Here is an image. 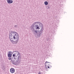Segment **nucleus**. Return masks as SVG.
Returning <instances> with one entry per match:
<instances>
[{"label": "nucleus", "instance_id": "obj_1", "mask_svg": "<svg viewBox=\"0 0 74 74\" xmlns=\"http://www.w3.org/2000/svg\"><path fill=\"white\" fill-rule=\"evenodd\" d=\"M9 38L13 44H16L19 41V35L17 32L11 31L9 35Z\"/></svg>", "mask_w": 74, "mask_h": 74}, {"label": "nucleus", "instance_id": "obj_2", "mask_svg": "<svg viewBox=\"0 0 74 74\" xmlns=\"http://www.w3.org/2000/svg\"><path fill=\"white\" fill-rule=\"evenodd\" d=\"M37 29L32 30V32H34V34H36V36L38 37H40L41 34H42L43 30L41 28L40 30H37Z\"/></svg>", "mask_w": 74, "mask_h": 74}, {"label": "nucleus", "instance_id": "obj_3", "mask_svg": "<svg viewBox=\"0 0 74 74\" xmlns=\"http://www.w3.org/2000/svg\"><path fill=\"white\" fill-rule=\"evenodd\" d=\"M40 22H36L34 23V24H33L31 26V29L32 30H39L40 28H39V27L38 25H36V23H37L38 24H39Z\"/></svg>", "mask_w": 74, "mask_h": 74}, {"label": "nucleus", "instance_id": "obj_4", "mask_svg": "<svg viewBox=\"0 0 74 74\" xmlns=\"http://www.w3.org/2000/svg\"><path fill=\"white\" fill-rule=\"evenodd\" d=\"M18 59V58L12 57V59L10 60L12 64L14 65H16V64H17V63H19V59Z\"/></svg>", "mask_w": 74, "mask_h": 74}, {"label": "nucleus", "instance_id": "obj_5", "mask_svg": "<svg viewBox=\"0 0 74 74\" xmlns=\"http://www.w3.org/2000/svg\"><path fill=\"white\" fill-rule=\"evenodd\" d=\"M12 58H18V60L19 59L21 58V56H20V53L18 51H17V53L16 52L15 53H14L13 55Z\"/></svg>", "mask_w": 74, "mask_h": 74}, {"label": "nucleus", "instance_id": "obj_6", "mask_svg": "<svg viewBox=\"0 0 74 74\" xmlns=\"http://www.w3.org/2000/svg\"><path fill=\"white\" fill-rule=\"evenodd\" d=\"M12 54H8V59L9 60H11L12 59ZM12 57V58H11Z\"/></svg>", "mask_w": 74, "mask_h": 74}, {"label": "nucleus", "instance_id": "obj_7", "mask_svg": "<svg viewBox=\"0 0 74 74\" xmlns=\"http://www.w3.org/2000/svg\"><path fill=\"white\" fill-rule=\"evenodd\" d=\"M10 71L11 73H15V70L13 68H11L10 69Z\"/></svg>", "mask_w": 74, "mask_h": 74}, {"label": "nucleus", "instance_id": "obj_8", "mask_svg": "<svg viewBox=\"0 0 74 74\" xmlns=\"http://www.w3.org/2000/svg\"><path fill=\"white\" fill-rule=\"evenodd\" d=\"M39 26H39V28H40V27H42L41 29H42V27L43 26V24H42L41 23L39 22Z\"/></svg>", "mask_w": 74, "mask_h": 74}, {"label": "nucleus", "instance_id": "obj_9", "mask_svg": "<svg viewBox=\"0 0 74 74\" xmlns=\"http://www.w3.org/2000/svg\"><path fill=\"white\" fill-rule=\"evenodd\" d=\"M7 1L8 4H12L13 3V1L12 0H7Z\"/></svg>", "mask_w": 74, "mask_h": 74}, {"label": "nucleus", "instance_id": "obj_10", "mask_svg": "<svg viewBox=\"0 0 74 74\" xmlns=\"http://www.w3.org/2000/svg\"><path fill=\"white\" fill-rule=\"evenodd\" d=\"M49 63H50L49 62L46 61V62L45 63V66H48L49 65Z\"/></svg>", "mask_w": 74, "mask_h": 74}, {"label": "nucleus", "instance_id": "obj_11", "mask_svg": "<svg viewBox=\"0 0 74 74\" xmlns=\"http://www.w3.org/2000/svg\"><path fill=\"white\" fill-rule=\"evenodd\" d=\"M44 3L45 5H48V2H47V1L45 2Z\"/></svg>", "mask_w": 74, "mask_h": 74}, {"label": "nucleus", "instance_id": "obj_12", "mask_svg": "<svg viewBox=\"0 0 74 74\" xmlns=\"http://www.w3.org/2000/svg\"><path fill=\"white\" fill-rule=\"evenodd\" d=\"M46 8L47 9H49V8H49L48 6H47Z\"/></svg>", "mask_w": 74, "mask_h": 74}, {"label": "nucleus", "instance_id": "obj_13", "mask_svg": "<svg viewBox=\"0 0 74 74\" xmlns=\"http://www.w3.org/2000/svg\"><path fill=\"white\" fill-rule=\"evenodd\" d=\"M9 53V54H11V53H12V52L10 51L9 52V53Z\"/></svg>", "mask_w": 74, "mask_h": 74}, {"label": "nucleus", "instance_id": "obj_14", "mask_svg": "<svg viewBox=\"0 0 74 74\" xmlns=\"http://www.w3.org/2000/svg\"><path fill=\"white\" fill-rule=\"evenodd\" d=\"M49 65H47V66L46 67H47L48 69H49Z\"/></svg>", "mask_w": 74, "mask_h": 74}, {"label": "nucleus", "instance_id": "obj_15", "mask_svg": "<svg viewBox=\"0 0 74 74\" xmlns=\"http://www.w3.org/2000/svg\"><path fill=\"white\" fill-rule=\"evenodd\" d=\"M14 27L16 28V27H17V25H14Z\"/></svg>", "mask_w": 74, "mask_h": 74}, {"label": "nucleus", "instance_id": "obj_16", "mask_svg": "<svg viewBox=\"0 0 74 74\" xmlns=\"http://www.w3.org/2000/svg\"><path fill=\"white\" fill-rule=\"evenodd\" d=\"M41 73H40V72H39L38 74H41Z\"/></svg>", "mask_w": 74, "mask_h": 74}, {"label": "nucleus", "instance_id": "obj_17", "mask_svg": "<svg viewBox=\"0 0 74 74\" xmlns=\"http://www.w3.org/2000/svg\"><path fill=\"white\" fill-rule=\"evenodd\" d=\"M17 51H14V52H17Z\"/></svg>", "mask_w": 74, "mask_h": 74}, {"label": "nucleus", "instance_id": "obj_18", "mask_svg": "<svg viewBox=\"0 0 74 74\" xmlns=\"http://www.w3.org/2000/svg\"><path fill=\"white\" fill-rule=\"evenodd\" d=\"M46 67V68H47V67Z\"/></svg>", "mask_w": 74, "mask_h": 74}]
</instances>
